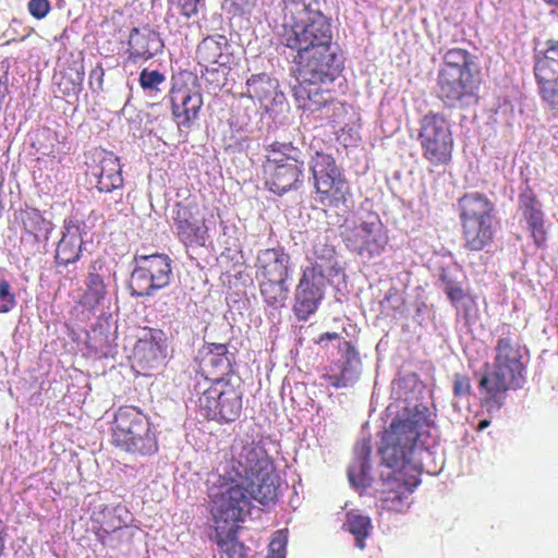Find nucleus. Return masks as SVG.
<instances>
[{"instance_id":"nucleus-1","label":"nucleus","mask_w":558,"mask_h":558,"mask_svg":"<svg viewBox=\"0 0 558 558\" xmlns=\"http://www.w3.org/2000/svg\"><path fill=\"white\" fill-rule=\"evenodd\" d=\"M280 477L267 451L255 441H236L231 447V456L217 469V480L208 488L209 502L219 497L239 498L246 504L251 514L252 499L263 506L278 499Z\"/></svg>"},{"instance_id":"nucleus-2","label":"nucleus","mask_w":558,"mask_h":558,"mask_svg":"<svg viewBox=\"0 0 558 558\" xmlns=\"http://www.w3.org/2000/svg\"><path fill=\"white\" fill-rule=\"evenodd\" d=\"M428 426V409L421 404L404 408L384 432L378 452L383 463L391 469L392 473L388 475L381 490V510L403 513L410 508V496L417 481H405L403 469L408 466L409 456L423 436V429Z\"/></svg>"},{"instance_id":"nucleus-3","label":"nucleus","mask_w":558,"mask_h":558,"mask_svg":"<svg viewBox=\"0 0 558 558\" xmlns=\"http://www.w3.org/2000/svg\"><path fill=\"white\" fill-rule=\"evenodd\" d=\"M497 332L493 362L485 365L477 384L480 404L488 412H497L505 405L508 392L523 386L526 372L524 348L515 329L504 323Z\"/></svg>"},{"instance_id":"nucleus-4","label":"nucleus","mask_w":558,"mask_h":558,"mask_svg":"<svg viewBox=\"0 0 558 558\" xmlns=\"http://www.w3.org/2000/svg\"><path fill=\"white\" fill-rule=\"evenodd\" d=\"M292 50L295 51L293 63L296 77L293 96L300 108L315 113L333 97L332 92L323 88V85L333 82L341 71L336 63V52L332 51V44Z\"/></svg>"},{"instance_id":"nucleus-5","label":"nucleus","mask_w":558,"mask_h":558,"mask_svg":"<svg viewBox=\"0 0 558 558\" xmlns=\"http://www.w3.org/2000/svg\"><path fill=\"white\" fill-rule=\"evenodd\" d=\"M480 70L466 49L451 48L442 56L437 74V97L448 108L464 109L477 101Z\"/></svg>"},{"instance_id":"nucleus-6","label":"nucleus","mask_w":558,"mask_h":558,"mask_svg":"<svg viewBox=\"0 0 558 558\" xmlns=\"http://www.w3.org/2000/svg\"><path fill=\"white\" fill-rule=\"evenodd\" d=\"M319 7V0H281L280 41L284 47L298 49L332 44L331 22Z\"/></svg>"},{"instance_id":"nucleus-7","label":"nucleus","mask_w":558,"mask_h":558,"mask_svg":"<svg viewBox=\"0 0 558 558\" xmlns=\"http://www.w3.org/2000/svg\"><path fill=\"white\" fill-rule=\"evenodd\" d=\"M262 178L265 186L277 195L298 189L303 182L302 150L292 142L275 141L264 147Z\"/></svg>"},{"instance_id":"nucleus-8","label":"nucleus","mask_w":558,"mask_h":558,"mask_svg":"<svg viewBox=\"0 0 558 558\" xmlns=\"http://www.w3.org/2000/svg\"><path fill=\"white\" fill-rule=\"evenodd\" d=\"M322 141H313L311 149V172L316 194V202L328 208L345 206L351 198V187L343 173L337 165L329 148L324 149Z\"/></svg>"},{"instance_id":"nucleus-9","label":"nucleus","mask_w":558,"mask_h":558,"mask_svg":"<svg viewBox=\"0 0 558 558\" xmlns=\"http://www.w3.org/2000/svg\"><path fill=\"white\" fill-rule=\"evenodd\" d=\"M194 391L197 396L198 412L205 418L231 423L240 417L243 407L241 379L203 378L195 384Z\"/></svg>"},{"instance_id":"nucleus-10","label":"nucleus","mask_w":558,"mask_h":558,"mask_svg":"<svg viewBox=\"0 0 558 558\" xmlns=\"http://www.w3.org/2000/svg\"><path fill=\"white\" fill-rule=\"evenodd\" d=\"M111 442L122 451L150 456L158 451V439L151 423L138 408L118 409L111 425Z\"/></svg>"},{"instance_id":"nucleus-11","label":"nucleus","mask_w":558,"mask_h":558,"mask_svg":"<svg viewBox=\"0 0 558 558\" xmlns=\"http://www.w3.org/2000/svg\"><path fill=\"white\" fill-rule=\"evenodd\" d=\"M314 254L315 260L303 268L295 288L293 312L301 322L307 320L317 311L324 299L327 275L337 274L333 247L324 245L322 255H318L317 250Z\"/></svg>"},{"instance_id":"nucleus-12","label":"nucleus","mask_w":558,"mask_h":558,"mask_svg":"<svg viewBox=\"0 0 558 558\" xmlns=\"http://www.w3.org/2000/svg\"><path fill=\"white\" fill-rule=\"evenodd\" d=\"M244 500L242 496L229 500L219 497L216 502H210L219 558H245V547L238 541L240 523L247 517Z\"/></svg>"},{"instance_id":"nucleus-13","label":"nucleus","mask_w":558,"mask_h":558,"mask_svg":"<svg viewBox=\"0 0 558 558\" xmlns=\"http://www.w3.org/2000/svg\"><path fill=\"white\" fill-rule=\"evenodd\" d=\"M418 125L422 157L434 167L449 165L454 147L450 119L442 112L430 110L420 119Z\"/></svg>"},{"instance_id":"nucleus-14","label":"nucleus","mask_w":558,"mask_h":558,"mask_svg":"<svg viewBox=\"0 0 558 558\" xmlns=\"http://www.w3.org/2000/svg\"><path fill=\"white\" fill-rule=\"evenodd\" d=\"M172 220L178 240L186 247L205 246L210 226L215 227L209 208L194 197L174 204Z\"/></svg>"},{"instance_id":"nucleus-15","label":"nucleus","mask_w":558,"mask_h":558,"mask_svg":"<svg viewBox=\"0 0 558 558\" xmlns=\"http://www.w3.org/2000/svg\"><path fill=\"white\" fill-rule=\"evenodd\" d=\"M169 98L177 126L180 130L191 129L203 107V95L197 77L190 72L173 76Z\"/></svg>"},{"instance_id":"nucleus-16","label":"nucleus","mask_w":558,"mask_h":558,"mask_svg":"<svg viewBox=\"0 0 558 558\" xmlns=\"http://www.w3.org/2000/svg\"><path fill=\"white\" fill-rule=\"evenodd\" d=\"M136 267L131 275L132 294L149 296L170 282L171 259L166 254L135 256Z\"/></svg>"},{"instance_id":"nucleus-17","label":"nucleus","mask_w":558,"mask_h":558,"mask_svg":"<svg viewBox=\"0 0 558 558\" xmlns=\"http://www.w3.org/2000/svg\"><path fill=\"white\" fill-rule=\"evenodd\" d=\"M196 59L198 64L204 68L203 77L219 85L221 82L220 70L223 78L233 59L228 38L220 34L203 38L196 48Z\"/></svg>"},{"instance_id":"nucleus-18","label":"nucleus","mask_w":558,"mask_h":558,"mask_svg":"<svg viewBox=\"0 0 558 558\" xmlns=\"http://www.w3.org/2000/svg\"><path fill=\"white\" fill-rule=\"evenodd\" d=\"M343 241L350 251L372 258L385 251L389 236L379 218L371 217L348 229Z\"/></svg>"},{"instance_id":"nucleus-19","label":"nucleus","mask_w":558,"mask_h":558,"mask_svg":"<svg viewBox=\"0 0 558 558\" xmlns=\"http://www.w3.org/2000/svg\"><path fill=\"white\" fill-rule=\"evenodd\" d=\"M163 48L159 33L148 25L131 29L128 39L125 62L140 63L154 58Z\"/></svg>"},{"instance_id":"nucleus-20","label":"nucleus","mask_w":558,"mask_h":558,"mask_svg":"<svg viewBox=\"0 0 558 558\" xmlns=\"http://www.w3.org/2000/svg\"><path fill=\"white\" fill-rule=\"evenodd\" d=\"M61 239L57 243L54 264L57 267L76 263L82 256L83 229L77 219L66 218L63 221Z\"/></svg>"},{"instance_id":"nucleus-21","label":"nucleus","mask_w":558,"mask_h":558,"mask_svg":"<svg viewBox=\"0 0 558 558\" xmlns=\"http://www.w3.org/2000/svg\"><path fill=\"white\" fill-rule=\"evenodd\" d=\"M518 206L527 223V229L536 247H544L547 241L544 213L541 203L530 186H526L518 197Z\"/></svg>"},{"instance_id":"nucleus-22","label":"nucleus","mask_w":558,"mask_h":558,"mask_svg":"<svg viewBox=\"0 0 558 558\" xmlns=\"http://www.w3.org/2000/svg\"><path fill=\"white\" fill-rule=\"evenodd\" d=\"M167 337L160 329H151L149 336L138 340L135 345V359L145 371L158 367L167 357Z\"/></svg>"},{"instance_id":"nucleus-23","label":"nucleus","mask_w":558,"mask_h":558,"mask_svg":"<svg viewBox=\"0 0 558 558\" xmlns=\"http://www.w3.org/2000/svg\"><path fill=\"white\" fill-rule=\"evenodd\" d=\"M457 210L461 223L494 219L495 204L484 193L466 192L457 201Z\"/></svg>"},{"instance_id":"nucleus-24","label":"nucleus","mask_w":558,"mask_h":558,"mask_svg":"<svg viewBox=\"0 0 558 558\" xmlns=\"http://www.w3.org/2000/svg\"><path fill=\"white\" fill-rule=\"evenodd\" d=\"M20 220L24 232L21 241L32 250H38L41 243H46L52 230V222L46 219L36 208L21 210Z\"/></svg>"},{"instance_id":"nucleus-25","label":"nucleus","mask_w":558,"mask_h":558,"mask_svg":"<svg viewBox=\"0 0 558 558\" xmlns=\"http://www.w3.org/2000/svg\"><path fill=\"white\" fill-rule=\"evenodd\" d=\"M85 76L84 58L70 54V58L60 64L53 80L58 93L63 96H76L81 93Z\"/></svg>"},{"instance_id":"nucleus-26","label":"nucleus","mask_w":558,"mask_h":558,"mask_svg":"<svg viewBox=\"0 0 558 558\" xmlns=\"http://www.w3.org/2000/svg\"><path fill=\"white\" fill-rule=\"evenodd\" d=\"M256 269L262 279L288 280L290 255L281 246L262 250L257 255Z\"/></svg>"},{"instance_id":"nucleus-27","label":"nucleus","mask_w":558,"mask_h":558,"mask_svg":"<svg viewBox=\"0 0 558 558\" xmlns=\"http://www.w3.org/2000/svg\"><path fill=\"white\" fill-rule=\"evenodd\" d=\"M232 356L229 353L228 345L225 343H209L207 345V353L204 357V372L209 380L220 378L240 379L235 376L232 362Z\"/></svg>"},{"instance_id":"nucleus-28","label":"nucleus","mask_w":558,"mask_h":558,"mask_svg":"<svg viewBox=\"0 0 558 558\" xmlns=\"http://www.w3.org/2000/svg\"><path fill=\"white\" fill-rule=\"evenodd\" d=\"M342 349L344 351V361L340 365L339 374L323 375V378L335 388H345L352 386L355 381H357L360 376L359 366L361 365V360L357 350L350 341H344L342 343Z\"/></svg>"},{"instance_id":"nucleus-29","label":"nucleus","mask_w":558,"mask_h":558,"mask_svg":"<svg viewBox=\"0 0 558 558\" xmlns=\"http://www.w3.org/2000/svg\"><path fill=\"white\" fill-rule=\"evenodd\" d=\"M92 173L97 179L99 192L110 193L123 186L122 166L112 154L104 156Z\"/></svg>"},{"instance_id":"nucleus-30","label":"nucleus","mask_w":558,"mask_h":558,"mask_svg":"<svg viewBox=\"0 0 558 558\" xmlns=\"http://www.w3.org/2000/svg\"><path fill=\"white\" fill-rule=\"evenodd\" d=\"M463 246L468 251H482L494 241L493 219L461 223Z\"/></svg>"},{"instance_id":"nucleus-31","label":"nucleus","mask_w":558,"mask_h":558,"mask_svg":"<svg viewBox=\"0 0 558 558\" xmlns=\"http://www.w3.org/2000/svg\"><path fill=\"white\" fill-rule=\"evenodd\" d=\"M278 87V81L267 73L253 74L246 81L247 96L259 102L272 99Z\"/></svg>"},{"instance_id":"nucleus-32","label":"nucleus","mask_w":558,"mask_h":558,"mask_svg":"<svg viewBox=\"0 0 558 558\" xmlns=\"http://www.w3.org/2000/svg\"><path fill=\"white\" fill-rule=\"evenodd\" d=\"M85 284L86 289L81 298V304L89 310H94L100 305L107 294L104 279L97 272L95 265L89 267Z\"/></svg>"},{"instance_id":"nucleus-33","label":"nucleus","mask_w":558,"mask_h":558,"mask_svg":"<svg viewBox=\"0 0 558 558\" xmlns=\"http://www.w3.org/2000/svg\"><path fill=\"white\" fill-rule=\"evenodd\" d=\"M539 96L547 107L558 112V72L534 71Z\"/></svg>"},{"instance_id":"nucleus-34","label":"nucleus","mask_w":558,"mask_h":558,"mask_svg":"<svg viewBox=\"0 0 558 558\" xmlns=\"http://www.w3.org/2000/svg\"><path fill=\"white\" fill-rule=\"evenodd\" d=\"M288 280L262 279L259 290L264 301L275 308L284 306L288 300Z\"/></svg>"},{"instance_id":"nucleus-35","label":"nucleus","mask_w":558,"mask_h":558,"mask_svg":"<svg viewBox=\"0 0 558 558\" xmlns=\"http://www.w3.org/2000/svg\"><path fill=\"white\" fill-rule=\"evenodd\" d=\"M348 531L354 535L356 546L361 549L365 547V538L369 536L372 521L367 515L349 513L347 520Z\"/></svg>"},{"instance_id":"nucleus-36","label":"nucleus","mask_w":558,"mask_h":558,"mask_svg":"<svg viewBox=\"0 0 558 558\" xmlns=\"http://www.w3.org/2000/svg\"><path fill=\"white\" fill-rule=\"evenodd\" d=\"M318 118L330 125H338L344 121V118L348 113L345 105L335 97L330 99L324 107V109L317 111Z\"/></svg>"},{"instance_id":"nucleus-37","label":"nucleus","mask_w":558,"mask_h":558,"mask_svg":"<svg viewBox=\"0 0 558 558\" xmlns=\"http://www.w3.org/2000/svg\"><path fill=\"white\" fill-rule=\"evenodd\" d=\"M546 46L543 57L535 63L534 71L558 72V40L549 39Z\"/></svg>"},{"instance_id":"nucleus-38","label":"nucleus","mask_w":558,"mask_h":558,"mask_svg":"<svg viewBox=\"0 0 558 558\" xmlns=\"http://www.w3.org/2000/svg\"><path fill=\"white\" fill-rule=\"evenodd\" d=\"M289 531L280 529L272 533L266 558H286Z\"/></svg>"},{"instance_id":"nucleus-39","label":"nucleus","mask_w":558,"mask_h":558,"mask_svg":"<svg viewBox=\"0 0 558 558\" xmlns=\"http://www.w3.org/2000/svg\"><path fill=\"white\" fill-rule=\"evenodd\" d=\"M57 134L50 129L43 130L33 146L44 156L56 157Z\"/></svg>"},{"instance_id":"nucleus-40","label":"nucleus","mask_w":558,"mask_h":558,"mask_svg":"<svg viewBox=\"0 0 558 558\" xmlns=\"http://www.w3.org/2000/svg\"><path fill=\"white\" fill-rule=\"evenodd\" d=\"M138 81L144 90L159 92V86L166 82V76L158 70L143 69Z\"/></svg>"},{"instance_id":"nucleus-41","label":"nucleus","mask_w":558,"mask_h":558,"mask_svg":"<svg viewBox=\"0 0 558 558\" xmlns=\"http://www.w3.org/2000/svg\"><path fill=\"white\" fill-rule=\"evenodd\" d=\"M452 393L456 398H466L472 393L471 379L466 374L456 373L453 375Z\"/></svg>"},{"instance_id":"nucleus-42","label":"nucleus","mask_w":558,"mask_h":558,"mask_svg":"<svg viewBox=\"0 0 558 558\" xmlns=\"http://www.w3.org/2000/svg\"><path fill=\"white\" fill-rule=\"evenodd\" d=\"M27 9L34 19L43 20L51 11V3L49 0H29Z\"/></svg>"},{"instance_id":"nucleus-43","label":"nucleus","mask_w":558,"mask_h":558,"mask_svg":"<svg viewBox=\"0 0 558 558\" xmlns=\"http://www.w3.org/2000/svg\"><path fill=\"white\" fill-rule=\"evenodd\" d=\"M441 280L445 283V292L450 302L453 305L459 304L465 298V293L462 287L459 283L445 277H442Z\"/></svg>"},{"instance_id":"nucleus-44","label":"nucleus","mask_w":558,"mask_h":558,"mask_svg":"<svg viewBox=\"0 0 558 558\" xmlns=\"http://www.w3.org/2000/svg\"><path fill=\"white\" fill-rule=\"evenodd\" d=\"M11 286L9 281H0V300L2 301L1 311L3 313L10 312L15 306L14 294L10 292Z\"/></svg>"},{"instance_id":"nucleus-45","label":"nucleus","mask_w":558,"mask_h":558,"mask_svg":"<svg viewBox=\"0 0 558 558\" xmlns=\"http://www.w3.org/2000/svg\"><path fill=\"white\" fill-rule=\"evenodd\" d=\"M105 70L101 63H98L89 72L88 83L94 92L104 89Z\"/></svg>"},{"instance_id":"nucleus-46","label":"nucleus","mask_w":558,"mask_h":558,"mask_svg":"<svg viewBox=\"0 0 558 558\" xmlns=\"http://www.w3.org/2000/svg\"><path fill=\"white\" fill-rule=\"evenodd\" d=\"M199 0H177V7L182 15L191 17L197 13V4Z\"/></svg>"},{"instance_id":"nucleus-47","label":"nucleus","mask_w":558,"mask_h":558,"mask_svg":"<svg viewBox=\"0 0 558 558\" xmlns=\"http://www.w3.org/2000/svg\"><path fill=\"white\" fill-rule=\"evenodd\" d=\"M340 338V335L338 332H324L319 335V337L315 340V343L322 344L326 340H337Z\"/></svg>"},{"instance_id":"nucleus-48","label":"nucleus","mask_w":558,"mask_h":558,"mask_svg":"<svg viewBox=\"0 0 558 558\" xmlns=\"http://www.w3.org/2000/svg\"><path fill=\"white\" fill-rule=\"evenodd\" d=\"M5 537H7V527L2 521V519L0 518V557L3 555L4 553V548H5Z\"/></svg>"},{"instance_id":"nucleus-49","label":"nucleus","mask_w":558,"mask_h":558,"mask_svg":"<svg viewBox=\"0 0 558 558\" xmlns=\"http://www.w3.org/2000/svg\"><path fill=\"white\" fill-rule=\"evenodd\" d=\"M490 425V421L489 420H482L478 425H477V432H482L484 430L486 427H488Z\"/></svg>"},{"instance_id":"nucleus-50","label":"nucleus","mask_w":558,"mask_h":558,"mask_svg":"<svg viewBox=\"0 0 558 558\" xmlns=\"http://www.w3.org/2000/svg\"><path fill=\"white\" fill-rule=\"evenodd\" d=\"M548 4L557 5L558 7V0H545Z\"/></svg>"},{"instance_id":"nucleus-51","label":"nucleus","mask_w":558,"mask_h":558,"mask_svg":"<svg viewBox=\"0 0 558 558\" xmlns=\"http://www.w3.org/2000/svg\"><path fill=\"white\" fill-rule=\"evenodd\" d=\"M13 41H15V39H9V40H7L3 45H4V46H8V45H11Z\"/></svg>"},{"instance_id":"nucleus-52","label":"nucleus","mask_w":558,"mask_h":558,"mask_svg":"<svg viewBox=\"0 0 558 558\" xmlns=\"http://www.w3.org/2000/svg\"><path fill=\"white\" fill-rule=\"evenodd\" d=\"M121 526L118 525V526H112L113 530H117V529H120Z\"/></svg>"}]
</instances>
